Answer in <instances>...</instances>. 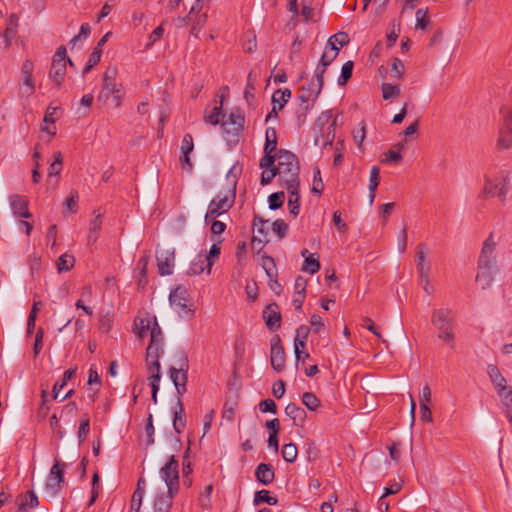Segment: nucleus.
<instances>
[{"label": "nucleus", "mask_w": 512, "mask_h": 512, "mask_svg": "<svg viewBox=\"0 0 512 512\" xmlns=\"http://www.w3.org/2000/svg\"><path fill=\"white\" fill-rule=\"evenodd\" d=\"M163 354V333L160 327L154 328L152 339L146 349L145 363L150 374L161 373L159 362L160 356Z\"/></svg>", "instance_id": "39448f33"}, {"label": "nucleus", "mask_w": 512, "mask_h": 512, "mask_svg": "<svg viewBox=\"0 0 512 512\" xmlns=\"http://www.w3.org/2000/svg\"><path fill=\"white\" fill-rule=\"evenodd\" d=\"M33 69L34 64L31 60L26 59L21 67L22 81H23V90L22 94L25 96H30L35 91V83L33 80Z\"/></svg>", "instance_id": "f3484780"}, {"label": "nucleus", "mask_w": 512, "mask_h": 512, "mask_svg": "<svg viewBox=\"0 0 512 512\" xmlns=\"http://www.w3.org/2000/svg\"><path fill=\"white\" fill-rule=\"evenodd\" d=\"M242 172V166L239 165L238 163L234 164L230 170L228 171L226 177H227V180L230 182V186L231 188L229 190H236V184H237V180H238V177L240 176Z\"/></svg>", "instance_id": "49530a36"}, {"label": "nucleus", "mask_w": 512, "mask_h": 512, "mask_svg": "<svg viewBox=\"0 0 512 512\" xmlns=\"http://www.w3.org/2000/svg\"><path fill=\"white\" fill-rule=\"evenodd\" d=\"M323 189H324V184H323V181L321 178L320 169L318 167H316L314 169V174H313L312 192L320 195V194H322Z\"/></svg>", "instance_id": "bf43d9fd"}, {"label": "nucleus", "mask_w": 512, "mask_h": 512, "mask_svg": "<svg viewBox=\"0 0 512 512\" xmlns=\"http://www.w3.org/2000/svg\"><path fill=\"white\" fill-rule=\"evenodd\" d=\"M496 148L498 150H509L512 148V128L500 127Z\"/></svg>", "instance_id": "2f4dec72"}, {"label": "nucleus", "mask_w": 512, "mask_h": 512, "mask_svg": "<svg viewBox=\"0 0 512 512\" xmlns=\"http://www.w3.org/2000/svg\"><path fill=\"white\" fill-rule=\"evenodd\" d=\"M66 74V48L60 46L55 52L49 72V78L60 86Z\"/></svg>", "instance_id": "6e6552de"}, {"label": "nucleus", "mask_w": 512, "mask_h": 512, "mask_svg": "<svg viewBox=\"0 0 512 512\" xmlns=\"http://www.w3.org/2000/svg\"><path fill=\"white\" fill-rule=\"evenodd\" d=\"M323 75L324 69H316V79L299 90L298 99L301 101L300 111L302 114H307L313 108L323 87Z\"/></svg>", "instance_id": "20e7f679"}, {"label": "nucleus", "mask_w": 512, "mask_h": 512, "mask_svg": "<svg viewBox=\"0 0 512 512\" xmlns=\"http://www.w3.org/2000/svg\"><path fill=\"white\" fill-rule=\"evenodd\" d=\"M222 113V104L219 107H214L209 114L204 115V120L212 125H217L220 122V115Z\"/></svg>", "instance_id": "0e129e2a"}, {"label": "nucleus", "mask_w": 512, "mask_h": 512, "mask_svg": "<svg viewBox=\"0 0 512 512\" xmlns=\"http://www.w3.org/2000/svg\"><path fill=\"white\" fill-rule=\"evenodd\" d=\"M64 466V464H61L60 461L56 459L50 469L45 485L46 493L50 497H55L61 489V483L64 481Z\"/></svg>", "instance_id": "9d476101"}, {"label": "nucleus", "mask_w": 512, "mask_h": 512, "mask_svg": "<svg viewBox=\"0 0 512 512\" xmlns=\"http://www.w3.org/2000/svg\"><path fill=\"white\" fill-rule=\"evenodd\" d=\"M284 198H285L284 192H276V193L271 194L268 197L269 208L271 210H276V209L280 208L283 205Z\"/></svg>", "instance_id": "4d7b16f0"}, {"label": "nucleus", "mask_w": 512, "mask_h": 512, "mask_svg": "<svg viewBox=\"0 0 512 512\" xmlns=\"http://www.w3.org/2000/svg\"><path fill=\"white\" fill-rule=\"evenodd\" d=\"M178 461L171 456L167 463L161 468L160 476L167 486V490L178 492L179 490V471Z\"/></svg>", "instance_id": "1a4fd4ad"}, {"label": "nucleus", "mask_w": 512, "mask_h": 512, "mask_svg": "<svg viewBox=\"0 0 512 512\" xmlns=\"http://www.w3.org/2000/svg\"><path fill=\"white\" fill-rule=\"evenodd\" d=\"M348 42H349L348 35L346 33L342 32V33H337V34L332 35L328 39L327 45L340 49L341 47L345 46Z\"/></svg>", "instance_id": "c03bdc74"}, {"label": "nucleus", "mask_w": 512, "mask_h": 512, "mask_svg": "<svg viewBox=\"0 0 512 512\" xmlns=\"http://www.w3.org/2000/svg\"><path fill=\"white\" fill-rule=\"evenodd\" d=\"M353 138H354V141L356 142L358 148L362 149L363 148V142H364V140L366 138V124H365L364 121H362L359 124V128L354 129V131H353Z\"/></svg>", "instance_id": "864d4df0"}, {"label": "nucleus", "mask_w": 512, "mask_h": 512, "mask_svg": "<svg viewBox=\"0 0 512 512\" xmlns=\"http://www.w3.org/2000/svg\"><path fill=\"white\" fill-rule=\"evenodd\" d=\"M235 197L236 192L234 190H228L224 194H217V196L212 199L208 205L205 220L216 219L222 214L228 212L235 202Z\"/></svg>", "instance_id": "423d86ee"}, {"label": "nucleus", "mask_w": 512, "mask_h": 512, "mask_svg": "<svg viewBox=\"0 0 512 512\" xmlns=\"http://www.w3.org/2000/svg\"><path fill=\"white\" fill-rule=\"evenodd\" d=\"M256 79V75H254L252 72H250L247 76V84L244 91V97L247 101L254 98Z\"/></svg>", "instance_id": "5fc2aeb1"}, {"label": "nucleus", "mask_w": 512, "mask_h": 512, "mask_svg": "<svg viewBox=\"0 0 512 512\" xmlns=\"http://www.w3.org/2000/svg\"><path fill=\"white\" fill-rule=\"evenodd\" d=\"M102 214L97 213L92 220L89 222L87 244L92 246L96 243L100 231L102 229Z\"/></svg>", "instance_id": "cd10ccee"}, {"label": "nucleus", "mask_w": 512, "mask_h": 512, "mask_svg": "<svg viewBox=\"0 0 512 512\" xmlns=\"http://www.w3.org/2000/svg\"><path fill=\"white\" fill-rule=\"evenodd\" d=\"M382 97L384 100L395 99L400 95V87L390 83H383L381 86Z\"/></svg>", "instance_id": "58836bf2"}, {"label": "nucleus", "mask_w": 512, "mask_h": 512, "mask_svg": "<svg viewBox=\"0 0 512 512\" xmlns=\"http://www.w3.org/2000/svg\"><path fill=\"white\" fill-rule=\"evenodd\" d=\"M501 403L506 409L512 408V389L508 386L496 391Z\"/></svg>", "instance_id": "09e8293b"}, {"label": "nucleus", "mask_w": 512, "mask_h": 512, "mask_svg": "<svg viewBox=\"0 0 512 512\" xmlns=\"http://www.w3.org/2000/svg\"><path fill=\"white\" fill-rule=\"evenodd\" d=\"M284 411H285V414L293 421L294 425H296V426L304 425L306 418H307V414L303 408H301L300 406H298L295 403H289L285 407Z\"/></svg>", "instance_id": "393cba45"}, {"label": "nucleus", "mask_w": 512, "mask_h": 512, "mask_svg": "<svg viewBox=\"0 0 512 512\" xmlns=\"http://www.w3.org/2000/svg\"><path fill=\"white\" fill-rule=\"evenodd\" d=\"M76 374V368H70L64 372L63 379L61 382H56L53 387L54 398L57 399L59 397L60 391L66 385L67 381L74 377Z\"/></svg>", "instance_id": "79ce46f5"}, {"label": "nucleus", "mask_w": 512, "mask_h": 512, "mask_svg": "<svg viewBox=\"0 0 512 512\" xmlns=\"http://www.w3.org/2000/svg\"><path fill=\"white\" fill-rule=\"evenodd\" d=\"M391 75L396 79H401L404 75V64L399 58L392 60Z\"/></svg>", "instance_id": "680f3d73"}, {"label": "nucleus", "mask_w": 512, "mask_h": 512, "mask_svg": "<svg viewBox=\"0 0 512 512\" xmlns=\"http://www.w3.org/2000/svg\"><path fill=\"white\" fill-rule=\"evenodd\" d=\"M487 374L496 391L507 386L506 379L496 365L489 364L487 367Z\"/></svg>", "instance_id": "c756f323"}, {"label": "nucleus", "mask_w": 512, "mask_h": 512, "mask_svg": "<svg viewBox=\"0 0 512 512\" xmlns=\"http://www.w3.org/2000/svg\"><path fill=\"white\" fill-rule=\"evenodd\" d=\"M353 66H354L353 61H347L346 63H344V65L342 66V69H341V75L338 79L339 85H341V86L345 85L347 83V81L351 78Z\"/></svg>", "instance_id": "603ef678"}, {"label": "nucleus", "mask_w": 512, "mask_h": 512, "mask_svg": "<svg viewBox=\"0 0 512 512\" xmlns=\"http://www.w3.org/2000/svg\"><path fill=\"white\" fill-rule=\"evenodd\" d=\"M117 68L110 66L106 69L103 75V83L97 100L103 104H107L110 96L112 95V101L116 108L122 104L124 96V89L122 84L116 82Z\"/></svg>", "instance_id": "7ed1b4c3"}, {"label": "nucleus", "mask_w": 512, "mask_h": 512, "mask_svg": "<svg viewBox=\"0 0 512 512\" xmlns=\"http://www.w3.org/2000/svg\"><path fill=\"white\" fill-rule=\"evenodd\" d=\"M177 493L169 490L159 493L154 501V512H169L172 507L173 498Z\"/></svg>", "instance_id": "5701e85b"}, {"label": "nucleus", "mask_w": 512, "mask_h": 512, "mask_svg": "<svg viewBox=\"0 0 512 512\" xmlns=\"http://www.w3.org/2000/svg\"><path fill=\"white\" fill-rule=\"evenodd\" d=\"M380 169L377 166H373L370 171L369 179V192H376V189L380 182Z\"/></svg>", "instance_id": "052dcab7"}, {"label": "nucleus", "mask_w": 512, "mask_h": 512, "mask_svg": "<svg viewBox=\"0 0 512 512\" xmlns=\"http://www.w3.org/2000/svg\"><path fill=\"white\" fill-rule=\"evenodd\" d=\"M171 306L180 315H187L192 312L191 305L188 304L187 291L182 287H177L169 295Z\"/></svg>", "instance_id": "ddd939ff"}, {"label": "nucleus", "mask_w": 512, "mask_h": 512, "mask_svg": "<svg viewBox=\"0 0 512 512\" xmlns=\"http://www.w3.org/2000/svg\"><path fill=\"white\" fill-rule=\"evenodd\" d=\"M299 186H295L294 189H287L289 192V199H288V208L290 214H292L294 217H296L299 213Z\"/></svg>", "instance_id": "72a5a7b5"}, {"label": "nucleus", "mask_w": 512, "mask_h": 512, "mask_svg": "<svg viewBox=\"0 0 512 512\" xmlns=\"http://www.w3.org/2000/svg\"><path fill=\"white\" fill-rule=\"evenodd\" d=\"M283 459L288 463H293L298 455L297 447L294 443H288L283 445L281 451Z\"/></svg>", "instance_id": "a19ab883"}, {"label": "nucleus", "mask_w": 512, "mask_h": 512, "mask_svg": "<svg viewBox=\"0 0 512 512\" xmlns=\"http://www.w3.org/2000/svg\"><path fill=\"white\" fill-rule=\"evenodd\" d=\"M506 181L507 176L486 179L484 193L489 196H499L504 198L507 193Z\"/></svg>", "instance_id": "a211bd4d"}, {"label": "nucleus", "mask_w": 512, "mask_h": 512, "mask_svg": "<svg viewBox=\"0 0 512 512\" xmlns=\"http://www.w3.org/2000/svg\"><path fill=\"white\" fill-rule=\"evenodd\" d=\"M416 29L425 30L430 22L428 9H418L416 11Z\"/></svg>", "instance_id": "8fccbe9b"}, {"label": "nucleus", "mask_w": 512, "mask_h": 512, "mask_svg": "<svg viewBox=\"0 0 512 512\" xmlns=\"http://www.w3.org/2000/svg\"><path fill=\"white\" fill-rule=\"evenodd\" d=\"M265 136H266L265 147H264L265 155L260 160L261 168L273 166V163H275V157H276V154H273V152H275L277 149L276 130L272 127H268L266 129Z\"/></svg>", "instance_id": "9b49d317"}, {"label": "nucleus", "mask_w": 512, "mask_h": 512, "mask_svg": "<svg viewBox=\"0 0 512 512\" xmlns=\"http://www.w3.org/2000/svg\"><path fill=\"white\" fill-rule=\"evenodd\" d=\"M143 497H144V493H141L140 489H135V491L132 495L131 504H130L131 511L140 512Z\"/></svg>", "instance_id": "69168bd1"}, {"label": "nucleus", "mask_w": 512, "mask_h": 512, "mask_svg": "<svg viewBox=\"0 0 512 512\" xmlns=\"http://www.w3.org/2000/svg\"><path fill=\"white\" fill-rule=\"evenodd\" d=\"M302 403L309 409L310 411H316L320 407V400L318 397L312 392H305L302 395Z\"/></svg>", "instance_id": "37998d69"}, {"label": "nucleus", "mask_w": 512, "mask_h": 512, "mask_svg": "<svg viewBox=\"0 0 512 512\" xmlns=\"http://www.w3.org/2000/svg\"><path fill=\"white\" fill-rule=\"evenodd\" d=\"M206 260L201 256H197L190 264L189 269L187 270L188 275H199L205 270Z\"/></svg>", "instance_id": "a18cd8bd"}, {"label": "nucleus", "mask_w": 512, "mask_h": 512, "mask_svg": "<svg viewBox=\"0 0 512 512\" xmlns=\"http://www.w3.org/2000/svg\"><path fill=\"white\" fill-rule=\"evenodd\" d=\"M263 318L270 330L275 331L280 327L281 314L276 304H270L266 307L263 312Z\"/></svg>", "instance_id": "4be33fe9"}, {"label": "nucleus", "mask_w": 512, "mask_h": 512, "mask_svg": "<svg viewBox=\"0 0 512 512\" xmlns=\"http://www.w3.org/2000/svg\"><path fill=\"white\" fill-rule=\"evenodd\" d=\"M291 97V91L289 89L276 90L272 95V103L276 105L278 110H281Z\"/></svg>", "instance_id": "f704fd0d"}, {"label": "nucleus", "mask_w": 512, "mask_h": 512, "mask_svg": "<svg viewBox=\"0 0 512 512\" xmlns=\"http://www.w3.org/2000/svg\"><path fill=\"white\" fill-rule=\"evenodd\" d=\"M90 431V420L87 416L83 417L80 420V425L78 429V439L80 443H83Z\"/></svg>", "instance_id": "13d9d810"}, {"label": "nucleus", "mask_w": 512, "mask_h": 512, "mask_svg": "<svg viewBox=\"0 0 512 512\" xmlns=\"http://www.w3.org/2000/svg\"><path fill=\"white\" fill-rule=\"evenodd\" d=\"M255 477L263 485H270L275 478V473L271 464L260 463L255 470Z\"/></svg>", "instance_id": "a878e982"}, {"label": "nucleus", "mask_w": 512, "mask_h": 512, "mask_svg": "<svg viewBox=\"0 0 512 512\" xmlns=\"http://www.w3.org/2000/svg\"><path fill=\"white\" fill-rule=\"evenodd\" d=\"M385 158L382 160V162L386 163H393L398 164L402 161L403 156L402 153H399V151H396L395 149H389L385 154Z\"/></svg>", "instance_id": "338daca9"}, {"label": "nucleus", "mask_w": 512, "mask_h": 512, "mask_svg": "<svg viewBox=\"0 0 512 512\" xmlns=\"http://www.w3.org/2000/svg\"><path fill=\"white\" fill-rule=\"evenodd\" d=\"M495 268L496 266H477L476 282L479 283L482 289L491 286L494 281Z\"/></svg>", "instance_id": "b1692460"}, {"label": "nucleus", "mask_w": 512, "mask_h": 512, "mask_svg": "<svg viewBox=\"0 0 512 512\" xmlns=\"http://www.w3.org/2000/svg\"><path fill=\"white\" fill-rule=\"evenodd\" d=\"M9 202L14 215L23 218L31 217V213L28 210V200L24 196L12 195Z\"/></svg>", "instance_id": "412c9836"}, {"label": "nucleus", "mask_w": 512, "mask_h": 512, "mask_svg": "<svg viewBox=\"0 0 512 512\" xmlns=\"http://www.w3.org/2000/svg\"><path fill=\"white\" fill-rule=\"evenodd\" d=\"M426 261V247L424 244L418 245L417 251V267L419 270L420 278H423L427 285L429 284L428 271L429 267L425 264Z\"/></svg>", "instance_id": "7c9ffc66"}, {"label": "nucleus", "mask_w": 512, "mask_h": 512, "mask_svg": "<svg viewBox=\"0 0 512 512\" xmlns=\"http://www.w3.org/2000/svg\"><path fill=\"white\" fill-rule=\"evenodd\" d=\"M74 264V256L68 253L61 255L56 262L57 270L60 273L71 270L74 267Z\"/></svg>", "instance_id": "c9c22d12"}, {"label": "nucleus", "mask_w": 512, "mask_h": 512, "mask_svg": "<svg viewBox=\"0 0 512 512\" xmlns=\"http://www.w3.org/2000/svg\"><path fill=\"white\" fill-rule=\"evenodd\" d=\"M455 312L451 308L434 309L431 324L437 331V338L450 348H455Z\"/></svg>", "instance_id": "f03ea898"}, {"label": "nucleus", "mask_w": 512, "mask_h": 512, "mask_svg": "<svg viewBox=\"0 0 512 512\" xmlns=\"http://www.w3.org/2000/svg\"><path fill=\"white\" fill-rule=\"evenodd\" d=\"M156 327H160L156 317L147 314L145 317H137L134 320L133 331L139 339H143L149 335L151 340L152 332Z\"/></svg>", "instance_id": "f8f14e48"}, {"label": "nucleus", "mask_w": 512, "mask_h": 512, "mask_svg": "<svg viewBox=\"0 0 512 512\" xmlns=\"http://www.w3.org/2000/svg\"><path fill=\"white\" fill-rule=\"evenodd\" d=\"M54 161L50 164L49 171H48V177H52L53 175L60 174L62 170V161L63 156L61 152H55L54 155Z\"/></svg>", "instance_id": "3c124183"}, {"label": "nucleus", "mask_w": 512, "mask_h": 512, "mask_svg": "<svg viewBox=\"0 0 512 512\" xmlns=\"http://www.w3.org/2000/svg\"><path fill=\"white\" fill-rule=\"evenodd\" d=\"M244 117L239 112H232L227 117H223L222 128L225 133L238 135L242 130Z\"/></svg>", "instance_id": "6ab92c4d"}, {"label": "nucleus", "mask_w": 512, "mask_h": 512, "mask_svg": "<svg viewBox=\"0 0 512 512\" xmlns=\"http://www.w3.org/2000/svg\"><path fill=\"white\" fill-rule=\"evenodd\" d=\"M302 269L310 274H315L320 269V262L315 254H309L304 260Z\"/></svg>", "instance_id": "4c0bfd02"}, {"label": "nucleus", "mask_w": 512, "mask_h": 512, "mask_svg": "<svg viewBox=\"0 0 512 512\" xmlns=\"http://www.w3.org/2000/svg\"><path fill=\"white\" fill-rule=\"evenodd\" d=\"M267 224V220H264L259 216L254 217L253 232L256 233L257 235H254L253 242L258 241L260 244L268 242V231L266 229Z\"/></svg>", "instance_id": "c85d7f7f"}, {"label": "nucleus", "mask_w": 512, "mask_h": 512, "mask_svg": "<svg viewBox=\"0 0 512 512\" xmlns=\"http://www.w3.org/2000/svg\"><path fill=\"white\" fill-rule=\"evenodd\" d=\"M254 504L259 505L260 503H267L268 505H276L278 500L276 497H272L269 495V491L260 490L257 491L254 495Z\"/></svg>", "instance_id": "ea45409f"}, {"label": "nucleus", "mask_w": 512, "mask_h": 512, "mask_svg": "<svg viewBox=\"0 0 512 512\" xmlns=\"http://www.w3.org/2000/svg\"><path fill=\"white\" fill-rule=\"evenodd\" d=\"M177 366H172L169 369V376L172 380L175 389L179 395L184 394L186 391V383H187V371H188V359L184 352L180 351L178 353Z\"/></svg>", "instance_id": "0eeeda50"}, {"label": "nucleus", "mask_w": 512, "mask_h": 512, "mask_svg": "<svg viewBox=\"0 0 512 512\" xmlns=\"http://www.w3.org/2000/svg\"><path fill=\"white\" fill-rule=\"evenodd\" d=\"M186 427V415L184 406L181 400L178 398L175 408H174V417H173V429L177 434H180L184 431Z\"/></svg>", "instance_id": "bb28decb"}, {"label": "nucleus", "mask_w": 512, "mask_h": 512, "mask_svg": "<svg viewBox=\"0 0 512 512\" xmlns=\"http://www.w3.org/2000/svg\"><path fill=\"white\" fill-rule=\"evenodd\" d=\"M495 249L496 242L493 234H490L483 242L477 266H496Z\"/></svg>", "instance_id": "2eb2a0df"}, {"label": "nucleus", "mask_w": 512, "mask_h": 512, "mask_svg": "<svg viewBox=\"0 0 512 512\" xmlns=\"http://www.w3.org/2000/svg\"><path fill=\"white\" fill-rule=\"evenodd\" d=\"M194 149L193 137L191 134H185L181 142V156L180 161L182 167L188 171L192 170V163L190 161L189 154Z\"/></svg>", "instance_id": "aec40b11"}, {"label": "nucleus", "mask_w": 512, "mask_h": 512, "mask_svg": "<svg viewBox=\"0 0 512 512\" xmlns=\"http://www.w3.org/2000/svg\"><path fill=\"white\" fill-rule=\"evenodd\" d=\"M338 54L339 48H334L326 44L320 60L321 69H324L325 71L326 67L332 63V61L338 56ZM317 69H320V67H317Z\"/></svg>", "instance_id": "473e14b6"}, {"label": "nucleus", "mask_w": 512, "mask_h": 512, "mask_svg": "<svg viewBox=\"0 0 512 512\" xmlns=\"http://www.w3.org/2000/svg\"><path fill=\"white\" fill-rule=\"evenodd\" d=\"M263 172L261 174V184L267 185L269 184L275 176L278 175V172H276L275 164L273 163V166L262 168Z\"/></svg>", "instance_id": "e2e57ef3"}, {"label": "nucleus", "mask_w": 512, "mask_h": 512, "mask_svg": "<svg viewBox=\"0 0 512 512\" xmlns=\"http://www.w3.org/2000/svg\"><path fill=\"white\" fill-rule=\"evenodd\" d=\"M275 161H277L275 169L282 180V185L286 189H294L295 186H299L300 167L296 155L288 150L281 149L276 153Z\"/></svg>", "instance_id": "f257e3e1"}, {"label": "nucleus", "mask_w": 512, "mask_h": 512, "mask_svg": "<svg viewBox=\"0 0 512 512\" xmlns=\"http://www.w3.org/2000/svg\"><path fill=\"white\" fill-rule=\"evenodd\" d=\"M261 266L268 278L272 281L273 278L277 275V269L273 258L269 256H263L261 258Z\"/></svg>", "instance_id": "e433bc0d"}, {"label": "nucleus", "mask_w": 512, "mask_h": 512, "mask_svg": "<svg viewBox=\"0 0 512 512\" xmlns=\"http://www.w3.org/2000/svg\"><path fill=\"white\" fill-rule=\"evenodd\" d=\"M287 229L288 226L282 219H277L272 223V230L279 238L286 235Z\"/></svg>", "instance_id": "774afa93"}, {"label": "nucleus", "mask_w": 512, "mask_h": 512, "mask_svg": "<svg viewBox=\"0 0 512 512\" xmlns=\"http://www.w3.org/2000/svg\"><path fill=\"white\" fill-rule=\"evenodd\" d=\"M194 10H195V7L193 6L189 12V14L186 16V18L184 20H188L189 22H192L193 23V27H192V30H196V28H201L205 21H206V15L203 14V15H197L195 18H194Z\"/></svg>", "instance_id": "6e6d98bb"}, {"label": "nucleus", "mask_w": 512, "mask_h": 512, "mask_svg": "<svg viewBox=\"0 0 512 512\" xmlns=\"http://www.w3.org/2000/svg\"><path fill=\"white\" fill-rule=\"evenodd\" d=\"M271 366L277 372H282L285 369V352L281 344L279 336H274L271 339Z\"/></svg>", "instance_id": "dca6fc26"}, {"label": "nucleus", "mask_w": 512, "mask_h": 512, "mask_svg": "<svg viewBox=\"0 0 512 512\" xmlns=\"http://www.w3.org/2000/svg\"><path fill=\"white\" fill-rule=\"evenodd\" d=\"M220 250H221L220 242L214 243L210 248L209 254L205 257V260L207 262L206 268H207L208 274L211 272V268H212V265L214 264L215 259H217L218 256L220 255Z\"/></svg>", "instance_id": "de8ad7c7"}, {"label": "nucleus", "mask_w": 512, "mask_h": 512, "mask_svg": "<svg viewBox=\"0 0 512 512\" xmlns=\"http://www.w3.org/2000/svg\"><path fill=\"white\" fill-rule=\"evenodd\" d=\"M156 259L160 275H171L175 262V250L173 248L157 250Z\"/></svg>", "instance_id": "4468645a"}]
</instances>
